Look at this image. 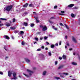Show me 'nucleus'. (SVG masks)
<instances>
[{
  "instance_id": "46",
  "label": "nucleus",
  "mask_w": 80,
  "mask_h": 80,
  "mask_svg": "<svg viewBox=\"0 0 80 80\" xmlns=\"http://www.w3.org/2000/svg\"><path fill=\"white\" fill-rule=\"evenodd\" d=\"M3 24H0V27H2V26H3Z\"/></svg>"
},
{
  "instance_id": "30",
  "label": "nucleus",
  "mask_w": 80,
  "mask_h": 80,
  "mask_svg": "<svg viewBox=\"0 0 80 80\" xmlns=\"http://www.w3.org/2000/svg\"><path fill=\"white\" fill-rule=\"evenodd\" d=\"M29 7H33V4L31 3L29 5Z\"/></svg>"
},
{
  "instance_id": "14",
  "label": "nucleus",
  "mask_w": 80,
  "mask_h": 80,
  "mask_svg": "<svg viewBox=\"0 0 80 80\" xmlns=\"http://www.w3.org/2000/svg\"><path fill=\"white\" fill-rule=\"evenodd\" d=\"M62 58L64 60H66V56L65 55L63 54L62 57Z\"/></svg>"
},
{
  "instance_id": "60",
  "label": "nucleus",
  "mask_w": 80,
  "mask_h": 80,
  "mask_svg": "<svg viewBox=\"0 0 80 80\" xmlns=\"http://www.w3.org/2000/svg\"><path fill=\"white\" fill-rule=\"evenodd\" d=\"M8 58V57H6L5 58V59L6 60V59H7V58Z\"/></svg>"
},
{
  "instance_id": "16",
  "label": "nucleus",
  "mask_w": 80,
  "mask_h": 80,
  "mask_svg": "<svg viewBox=\"0 0 80 80\" xmlns=\"http://www.w3.org/2000/svg\"><path fill=\"white\" fill-rule=\"evenodd\" d=\"M54 78H55V79H56V80H60V78L59 77H55Z\"/></svg>"
},
{
  "instance_id": "32",
  "label": "nucleus",
  "mask_w": 80,
  "mask_h": 80,
  "mask_svg": "<svg viewBox=\"0 0 80 80\" xmlns=\"http://www.w3.org/2000/svg\"><path fill=\"white\" fill-rule=\"evenodd\" d=\"M60 25H61V26H62V27H63V24L62 23H60Z\"/></svg>"
},
{
  "instance_id": "27",
  "label": "nucleus",
  "mask_w": 80,
  "mask_h": 80,
  "mask_svg": "<svg viewBox=\"0 0 80 80\" xmlns=\"http://www.w3.org/2000/svg\"><path fill=\"white\" fill-rule=\"evenodd\" d=\"M48 54L49 56H52V53L50 52H49Z\"/></svg>"
},
{
  "instance_id": "57",
  "label": "nucleus",
  "mask_w": 80,
  "mask_h": 80,
  "mask_svg": "<svg viewBox=\"0 0 80 80\" xmlns=\"http://www.w3.org/2000/svg\"><path fill=\"white\" fill-rule=\"evenodd\" d=\"M45 49V50H48V48H46Z\"/></svg>"
},
{
  "instance_id": "8",
  "label": "nucleus",
  "mask_w": 80,
  "mask_h": 80,
  "mask_svg": "<svg viewBox=\"0 0 80 80\" xmlns=\"http://www.w3.org/2000/svg\"><path fill=\"white\" fill-rule=\"evenodd\" d=\"M74 6V4H71L69 5L68 6V7L69 8H71L72 7H73Z\"/></svg>"
},
{
  "instance_id": "44",
  "label": "nucleus",
  "mask_w": 80,
  "mask_h": 80,
  "mask_svg": "<svg viewBox=\"0 0 80 80\" xmlns=\"http://www.w3.org/2000/svg\"><path fill=\"white\" fill-rule=\"evenodd\" d=\"M36 22L37 23H39V21L38 19L36 20Z\"/></svg>"
},
{
  "instance_id": "52",
  "label": "nucleus",
  "mask_w": 80,
  "mask_h": 80,
  "mask_svg": "<svg viewBox=\"0 0 80 80\" xmlns=\"http://www.w3.org/2000/svg\"><path fill=\"white\" fill-rule=\"evenodd\" d=\"M54 30H57L58 29L57 28H54Z\"/></svg>"
},
{
  "instance_id": "62",
  "label": "nucleus",
  "mask_w": 80,
  "mask_h": 80,
  "mask_svg": "<svg viewBox=\"0 0 80 80\" xmlns=\"http://www.w3.org/2000/svg\"><path fill=\"white\" fill-rule=\"evenodd\" d=\"M43 39V38H40V40H42Z\"/></svg>"
},
{
  "instance_id": "31",
  "label": "nucleus",
  "mask_w": 80,
  "mask_h": 80,
  "mask_svg": "<svg viewBox=\"0 0 80 80\" xmlns=\"http://www.w3.org/2000/svg\"><path fill=\"white\" fill-rule=\"evenodd\" d=\"M35 40H36V41H38V38H35Z\"/></svg>"
},
{
  "instance_id": "55",
  "label": "nucleus",
  "mask_w": 80,
  "mask_h": 80,
  "mask_svg": "<svg viewBox=\"0 0 80 80\" xmlns=\"http://www.w3.org/2000/svg\"><path fill=\"white\" fill-rule=\"evenodd\" d=\"M33 70H36V68L35 67H34L33 68Z\"/></svg>"
},
{
  "instance_id": "28",
  "label": "nucleus",
  "mask_w": 80,
  "mask_h": 80,
  "mask_svg": "<svg viewBox=\"0 0 80 80\" xmlns=\"http://www.w3.org/2000/svg\"><path fill=\"white\" fill-rule=\"evenodd\" d=\"M63 75H68V73L64 72L62 73Z\"/></svg>"
},
{
  "instance_id": "40",
  "label": "nucleus",
  "mask_w": 80,
  "mask_h": 80,
  "mask_svg": "<svg viewBox=\"0 0 80 80\" xmlns=\"http://www.w3.org/2000/svg\"><path fill=\"white\" fill-rule=\"evenodd\" d=\"M78 8L77 7H75L74 8V9H78Z\"/></svg>"
},
{
  "instance_id": "12",
  "label": "nucleus",
  "mask_w": 80,
  "mask_h": 80,
  "mask_svg": "<svg viewBox=\"0 0 80 80\" xmlns=\"http://www.w3.org/2000/svg\"><path fill=\"white\" fill-rule=\"evenodd\" d=\"M25 60L26 62L27 63H28V62H30V60L28 58H25Z\"/></svg>"
},
{
  "instance_id": "64",
  "label": "nucleus",
  "mask_w": 80,
  "mask_h": 80,
  "mask_svg": "<svg viewBox=\"0 0 80 80\" xmlns=\"http://www.w3.org/2000/svg\"><path fill=\"white\" fill-rule=\"evenodd\" d=\"M35 43H37V42H34V44H35Z\"/></svg>"
},
{
  "instance_id": "1",
  "label": "nucleus",
  "mask_w": 80,
  "mask_h": 80,
  "mask_svg": "<svg viewBox=\"0 0 80 80\" xmlns=\"http://www.w3.org/2000/svg\"><path fill=\"white\" fill-rule=\"evenodd\" d=\"M39 27L40 28H42V31L43 32L47 30V27L45 26H43V25H41L39 26Z\"/></svg>"
},
{
  "instance_id": "10",
  "label": "nucleus",
  "mask_w": 80,
  "mask_h": 80,
  "mask_svg": "<svg viewBox=\"0 0 80 80\" xmlns=\"http://www.w3.org/2000/svg\"><path fill=\"white\" fill-rule=\"evenodd\" d=\"M28 5V3H26L25 4L23 5V7H27V6Z\"/></svg>"
},
{
  "instance_id": "24",
  "label": "nucleus",
  "mask_w": 80,
  "mask_h": 80,
  "mask_svg": "<svg viewBox=\"0 0 80 80\" xmlns=\"http://www.w3.org/2000/svg\"><path fill=\"white\" fill-rule=\"evenodd\" d=\"M34 26H35V24L33 23H32L31 24V27H34Z\"/></svg>"
},
{
  "instance_id": "58",
  "label": "nucleus",
  "mask_w": 80,
  "mask_h": 80,
  "mask_svg": "<svg viewBox=\"0 0 80 80\" xmlns=\"http://www.w3.org/2000/svg\"><path fill=\"white\" fill-rule=\"evenodd\" d=\"M69 50L71 51V50H72V48H70L69 49Z\"/></svg>"
},
{
  "instance_id": "19",
  "label": "nucleus",
  "mask_w": 80,
  "mask_h": 80,
  "mask_svg": "<svg viewBox=\"0 0 80 80\" xmlns=\"http://www.w3.org/2000/svg\"><path fill=\"white\" fill-rule=\"evenodd\" d=\"M71 16L72 18H73V17H75V16L73 13H72L71 14Z\"/></svg>"
},
{
  "instance_id": "29",
  "label": "nucleus",
  "mask_w": 80,
  "mask_h": 80,
  "mask_svg": "<svg viewBox=\"0 0 80 80\" xmlns=\"http://www.w3.org/2000/svg\"><path fill=\"white\" fill-rule=\"evenodd\" d=\"M0 20H7V19L3 18H0Z\"/></svg>"
},
{
  "instance_id": "25",
  "label": "nucleus",
  "mask_w": 80,
  "mask_h": 80,
  "mask_svg": "<svg viewBox=\"0 0 80 80\" xmlns=\"http://www.w3.org/2000/svg\"><path fill=\"white\" fill-rule=\"evenodd\" d=\"M15 21H16V20L15 19V18H14L12 19V22H15Z\"/></svg>"
},
{
  "instance_id": "41",
  "label": "nucleus",
  "mask_w": 80,
  "mask_h": 80,
  "mask_svg": "<svg viewBox=\"0 0 80 80\" xmlns=\"http://www.w3.org/2000/svg\"><path fill=\"white\" fill-rule=\"evenodd\" d=\"M49 22L50 23H53V22L52 21H50V20L49 21Z\"/></svg>"
},
{
  "instance_id": "47",
  "label": "nucleus",
  "mask_w": 80,
  "mask_h": 80,
  "mask_svg": "<svg viewBox=\"0 0 80 80\" xmlns=\"http://www.w3.org/2000/svg\"><path fill=\"white\" fill-rule=\"evenodd\" d=\"M46 43L47 45H49V42H46Z\"/></svg>"
},
{
  "instance_id": "39",
  "label": "nucleus",
  "mask_w": 80,
  "mask_h": 80,
  "mask_svg": "<svg viewBox=\"0 0 80 80\" xmlns=\"http://www.w3.org/2000/svg\"><path fill=\"white\" fill-rule=\"evenodd\" d=\"M79 25H80V18L79 19Z\"/></svg>"
},
{
  "instance_id": "23",
  "label": "nucleus",
  "mask_w": 80,
  "mask_h": 80,
  "mask_svg": "<svg viewBox=\"0 0 80 80\" xmlns=\"http://www.w3.org/2000/svg\"><path fill=\"white\" fill-rule=\"evenodd\" d=\"M24 33V32L23 31H21L20 32V34L22 35V34H23Z\"/></svg>"
},
{
  "instance_id": "36",
  "label": "nucleus",
  "mask_w": 80,
  "mask_h": 80,
  "mask_svg": "<svg viewBox=\"0 0 80 80\" xmlns=\"http://www.w3.org/2000/svg\"><path fill=\"white\" fill-rule=\"evenodd\" d=\"M47 38H47V37L45 36L44 37V40H47Z\"/></svg>"
},
{
  "instance_id": "6",
  "label": "nucleus",
  "mask_w": 80,
  "mask_h": 80,
  "mask_svg": "<svg viewBox=\"0 0 80 80\" xmlns=\"http://www.w3.org/2000/svg\"><path fill=\"white\" fill-rule=\"evenodd\" d=\"M3 38H5L6 39H7V40L10 39V38H9L8 36L4 35L3 36Z\"/></svg>"
},
{
  "instance_id": "42",
  "label": "nucleus",
  "mask_w": 80,
  "mask_h": 80,
  "mask_svg": "<svg viewBox=\"0 0 80 80\" xmlns=\"http://www.w3.org/2000/svg\"><path fill=\"white\" fill-rule=\"evenodd\" d=\"M61 44H62V42H61V41H60L59 42V45H61Z\"/></svg>"
},
{
  "instance_id": "33",
  "label": "nucleus",
  "mask_w": 80,
  "mask_h": 80,
  "mask_svg": "<svg viewBox=\"0 0 80 80\" xmlns=\"http://www.w3.org/2000/svg\"><path fill=\"white\" fill-rule=\"evenodd\" d=\"M57 8V6L56 5L54 7V9H55L56 8Z\"/></svg>"
},
{
  "instance_id": "53",
  "label": "nucleus",
  "mask_w": 80,
  "mask_h": 80,
  "mask_svg": "<svg viewBox=\"0 0 80 80\" xmlns=\"http://www.w3.org/2000/svg\"><path fill=\"white\" fill-rule=\"evenodd\" d=\"M59 15H63V14H61V13H59Z\"/></svg>"
},
{
  "instance_id": "20",
  "label": "nucleus",
  "mask_w": 80,
  "mask_h": 80,
  "mask_svg": "<svg viewBox=\"0 0 80 80\" xmlns=\"http://www.w3.org/2000/svg\"><path fill=\"white\" fill-rule=\"evenodd\" d=\"M15 29V27H10V29H11V30H14V29Z\"/></svg>"
},
{
  "instance_id": "17",
  "label": "nucleus",
  "mask_w": 80,
  "mask_h": 80,
  "mask_svg": "<svg viewBox=\"0 0 80 80\" xmlns=\"http://www.w3.org/2000/svg\"><path fill=\"white\" fill-rule=\"evenodd\" d=\"M72 64L73 65H77V64L75 62H72Z\"/></svg>"
},
{
  "instance_id": "3",
  "label": "nucleus",
  "mask_w": 80,
  "mask_h": 80,
  "mask_svg": "<svg viewBox=\"0 0 80 80\" xmlns=\"http://www.w3.org/2000/svg\"><path fill=\"white\" fill-rule=\"evenodd\" d=\"M16 75H17V74L15 72H14L13 73V78H12V80L13 79H14V80H17L18 78L17 77V76H16Z\"/></svg>"
},
{
  "instance_id": "38",
  "label": "nucleus",
  "mask_w": 80,
  "mask_h": 80,
  "mask_svg": "<svg viewBox=\"0 0 80 80\" xmlns=\"http://www.w3.org/2000/svg\"><path fill=\"white\" fill-rule=\"evenodd\" d=\"M0 74H1V75H3V73L2 72H0Z\"/></svg>"
},
{
  "instance_id": "34",
  "label": "nucleus",
  "mask_w": 80,
  "mask_h": 80,
  "mask_svg": "<svg viewBox=\"0 0 80 80\" xmlns=\"http://www.w3.org/2000/svg\"><path fill=\"white\" fill-rule=\"evenodd\" d=\"M37 51H38V52H39V51H41V49L40 48H39V49H38L37 50Z\"/></svg>"
},
{
  "instance_id": "11",
  "label": "nucleus",
  "mask_w": 80,
  "mask_h": 80,
  "mask_svg": "<svg viewBox=\"0 0 80 80\" xmlns=\"http://www.w3.org/2000/svg\"><path fill=\"white\" fill-rule=\"evenodd\" d=\"M72 40L73 41V42H75V43H77V41H76V39H75V38H74V37H73V36L72 37Z\"/></svg>"
},
{
  "instance_id": "56",
  "label": "nucleus",
  "mask_w": 80,
  "mask_h": 80,
  "mask_svg": "<svg viewBox=\"0 0 80 80\" xmlns=\"http://www.w3.org/2000/svg\"><path fill=\"white\" fill-rule=\"evenodd\" d=\"M7 10V8H4V11H5V10Z\"/></svg>"
},
{
  "instance_id": "2",
  "label": "nucleus",
  "mask_w": 80,
  "mask_h": 80,
  "mask_svg": "<svg viewBox=\"0 0 80 80\" xmlns=\"http://www.w3.org/2000/svg\"><path fill=\"white\" fill-rule=\"evenodd\" d=\"M12 7L13 6H12V5L8 6L6 7V10L8 11V12H9V11L11 10Z\"/></svg>"
},
{
  "instance_id": "50",
  "label": "nucleus",
  "mask_w": 80,
  "mask_h": 80,
  "mask_svg": "<svg viewBox=\"0 0 80 80\" xmlns=\"http://www.w3.org/2000/svg\"><path fill=\"white\" fill-rule=\"evenodd\" d=\"M44 48V47L43 46H42L41 47V48H42V49H43Z\"/></svg>"
},
{
  "instance_id": "48",
  "label": "nucleus",
  "mask_w": 80,
  "mask_h": 80,
  "mask_svg": "<svg viewBox=\"0 0 80 80\" xmlns=\"http://www.w3.org/2000/svg\"><path fill=\"white\" fill-rule=\"evenodd\" d=\"M53 19H54V18L53 17H52L50 18V19H51V20Z\"/></svg>"
},
{
  "instance_id": "54",
  "label": "nucleus",
  "mask_w": 80,
  "mask_h": 80,
  "mask_svg": "<svg viewBox=\"0 0 80 80\" xmlns=\"http://www.w3.org/2000/svg\"><path fill=\"white\" fill-rule=\"evenodd\" d=\"M55 45H56V46H58V43H56V44H55Z\"/></svg>"
},
{
  "instance_id": "45",
  "label": "nucleus",
  "mask_w": 80,
  "mask_h": 80,
  "mask_svg": "<svg viewBox=\"0 0 80 80\" xmlns=\"http://www.w3.org/2000/svg\"><path fill=\"white\" fill-rule=\"evenodd\" d=\"M59 59L60 60H62V58L61 57H60L59 58Z\"/></svg>"
},
{
  "instance_id": "21",
  "label": "nucleus",
  "mask_w": 80,
  "mask_h": 80,
  "mask_svg": "<svg viewBox=\"0 0 80 80\" xmlns=\"http://www.w3.org/2000/svg\"><path fill=\"white\" fill-rule=\"evenodd\" d=\"M6 25L7 27H10V24L9 23H8L6 24Z\"/></svg>"
},
{
  "instance_id": "51",
  "label": "nucleus",
  "mask_w": 80,
  "mask_h": 80,
  "mask_svg": "<svg viewBox=\"0 0 80 80\" xmlns=\"http://www.w3.org/2000/svg\"><path fill=\"white\" fill-rule=\"evenodd\" d=\"M35 19H36V20L38 19V18L37 17H35Z\"/></svg>"
},
{
  "instance_id": "26",
  "label": "nucleus",
  "mask_w": 80,
  "mask_h": 80,
  "mask_svg": "<svg viewBox=\"0 0 80 80\" xmlns=\"http://www.w3.org/2000/svg\"><path fill=\"white\" fill-rule=\"evenodd\" d=\"M25 42L23 41L22 42V45H25Z\"/></svg>"
},
{
  "instance_id": "37",
  "label": "nucleus",
  "mask_w": 80,
  "mask_h": 80,
  "mask_svg": "<svg viewBox=\"0 0 80 80\" xmlns=\"http://www.w3.org/2000/svg\"><path fill=\"white\" fill-rule=\"evenodd\" d=\"M57 63H58V62L57 61H55V65H57Z\"/></svg>"
},
{
  "instance_id": "18",
  "label": "nucleus",
  "mask_w": 80,
  "mask_h": 80,
  "mask_svg": "<svg viewBox=\"0 0 80 80\" xmlns=\"http://www.w3.org/2000/svg\"><path fill=\"white\" fill-rule=\"evenodd\" d=\"M64 25H65L66 28L68 29V30H69V28H68V26L66 24H64Z\"/></svg>"
},
{
  "instance_id": "49",
  "label": "nucleus",
  "mask_w": 80,
  "mask_h": 80,
  "mask_svg": "<svg viewBox=\"0 0 80 80\" xmlns=\"http://www.w3.org/2000/svg\"><path fill=\"white\" fill-rule=\"evenodd\" d=\"M15 33H18V31H15Z\"/></svg>"
},
{
  "instance_id": "22",
  "label": "nucleus",
  "mask_w": 80,
  "mask_h": 80,
  "mask_svg": "<svg viewBox=\"0 0 80 80\" xmlns=\"http://www.w3.org/2000/svg\"><path fill=\"white\" fill-rule=\"evenodd\" d=\"M46 73H47V72L46 71L43 72V75H45Z\"/></svg>"
},
{
  "instance_id": "7",
  "label": "nucleus",
  "mask_w": 80,
  "mask_h": 80,
  "mask_svg": "<svg viewBox=\"0 0 80 80\" xmlns=\"http://www.w3.org/2000/svg\"><path fill=\"white\" fill-rule=\"evenodd\" d=\"M65 65H62L60 66L58 68V69H61V68H62L64 67Z\"/></svg>"
},
{
  "instance_id": "43",
  "label": "nucleus",
  "mask_w": 80,
  "mask_h": 80,
  "mask_svg": "<svg viewBox=\"0 0 80 80\" xmlns=\"http://www.w3.org/2000/svg\"><path fill=\"white\" fill-rule=\"evenodd\" d=\"M4 48L5 50H6V51H7V49H6V47H4Z\"/></svg>"
},
{
  "instance_id": "15",
  "label": "nucleus",
  "mask_w": 80,
  "mask_h": 80,
  "mask_svg": "<svg viewBox=\"0 0 80 80\" xmlns=\"http://www.w3.org/2000/svg\"><path fill=\"white\" fill-rule=\"evenodd\" d=\"M51 48H55V45L53 44H52L51 46Z\"/></svg>"
},
{
  "instance_id": "35",
  "label": "nucleus",
  "mask_w": 80,
  "mask_h": 80,
  "mask_svg": "<svg viewBox=\"0 0 80 80\" xmlns=\"http://www.w3.org/2000/svg\"><path fill=\"white\" fill-rule=\"evenodd\" d=\"M61 13H65V12L63 11H61Z\"/></svg>"
},
{
  "instance_id": "59",
  "label": "nucleus",
  "mask_w": 80,
  "mask_h": 80,
  "mask_svg": "<svg viewBox=\"0 0 80 80\" xmlns=\"http://www.w3.org/2000/svg\"><path fill=\"white\" fill-rule=\"evenodd\" d=\"M65 37L66 39H67V38H68L67 36H66Z\"/></svg>"
},
{
  "instance_id": "5",
  "label": "nucleus",
  "mask_w": 80,
  "mask_h": 80,
  "mask_svg": "<svg viewBox=\"0 0 80 80\" xmlns=\"http://www.w3.org/2000/svg\"><path fill=\"white\" fill-rule=\"evenodd\" d=\"M28 12H24L22 14V15L23 17H25V15H28Z\"/></svg>"
},
{
  "instance_id": "61",
  "label": "nucleus",
  "mask_w": 80,
  "mask_h": 80,
  "mask_svg": "<svg viewBox=\"0 0 80 80\" xmlns=\"http://www.w3.org/2000/svg\"><path fill=\"white\" fill-rule=\"evenodd\" d=\"M67 45H68V46H69V43H68L67 44Z\"/></svg>"
},
{
  "instance_id": "63",
  "label": "nucleus",
  "mask_w": 80,
  "mask_h": 80,
  "mask_svg": "<svg viewBox=\"0 0 80 80\" xmlns=\"http://www.w3.org/2000/svg\"><path fill=\"white\" fill-rule=\"evenodd\" d=\"M26 77H29V76L28 75H26Z\"/></svg>"
},
{
  "instance_id": "9",
  "label": "nucleus",
  "mask_w": 80,
  "mask_h": 80,
  "mask_svg": "<svg viewBox=\"0 0 80 80\" xmlns=\"http://www.w3.org/2000/svg\"><path fill=\"white\" fill-rule=\"evenodd\" d=\"M23 25H25V27H27L28 23L27 22H24L22 24Z\"/></svg>"
},
{
  "instance_id": "4",
  "label": "nucleus",
  "mask_w": 80,
  "mask_h": 80,
  "mask_svg": "<svg viewBox=\"0 0 80 80\" xmlns=\"http://www.w3.org/2000/svg\"><path fill=\"white\" fill-rule=\"evenodd\" d=\"M27 71L28 72H29V75H30V76L32 75L31 73H33V71H32L30 70H29V69H27Z\"/></svg>"
},
{
  "instance_id": "13",
  "label": "nucleus",
  "mask_w": 80,
  "mask_h": 80,
  "mask_svg": "<svg viewBox=\"0 0 80 80\" xmlns=\"http://www.w3.org/2000/svg\"><path fill=\"white\" fill-rule=\"evenodd\" d=\"M11 72H10V71H8V77H11Z\"/></svg>"
}]
</instances>
